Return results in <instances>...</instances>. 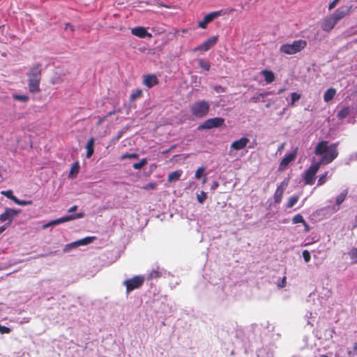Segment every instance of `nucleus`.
Instances as JSON below:
<instances>
[{
  "label": "nucleus",
  "instance_id": "f257e3e1",
  "mask_svg": "<svg viewBox=\"0 0 357 357\" xmlns=\"http://www.w3.org/2000/svg\"><path fill=\"white\" fill-rule=\"evenodd\" d=\"M314 154L320 156V160L317 163L321 165H328L332 162L338 155L337 144H328L327 141H321L315 149Z\"/></svg>",
  "mask_w": 357,
  "mask_h": 357
},
{
  "label": "nucleus",
  "instance_id": "f03ea898",
  "mask_svg": "<svg viewBox=\"0 0 357 357\" xmlns=\"http://www.w3.org/2000/svg\"><path fill=\"white\" fill-rule=\"evenodd\" d=\"M41 64L36 63L32 66L29 73L28 76V88L31 93H37L40 92V83L41 80Z\"/></svg>",
  "mask_w": 357,
  "mask_h": 357
},
{
  "label": "nucleus",
  "instance_id": "7ed1b4c3",
  "mask_svg": "<svg viewBox=\"0 0 357 357\" xmlns=\"http://www.w3.org/2000/svg\"><path fill=\"white\" fill-rule=\"evenodd\" d=\"M307 45V42L304 40H294L291 44H283L280 47V51L286 54H294L302 50Z\"/></svg>",
  "mask_w": 357,
  "mask_h": 357
},
{
  "label": "nucleus",
  "instance_id": "20e7f679",
  "mask_svg": "<svg viewBox=\"0 0 357 357\" xmlns=\"http://www.w3.org/2000/svg\"><path fill=\"white\" fill-rule=\"evenodd\" d=\"M209 108V103L205 100H198L190 105L191 113L197 118H202L206 116Z\"/></svg>",
  "mask_w": 357,
  "mask_h": 357
},
{
  "label": "nucleus",
  "instance_id": "39448f33",
  "mask_svg": "<svg viewBox=\"0 0 357 357\" xmlns=\"http://www.w3.org/2000/svg\"><path fill=\"white\" fill-rule=\"evenodd\" d=\"M234 11V8L221 9L220 10L211 12L204 16L202 20L198 22L199 27L205 29L207 24L211 22L213 20L220 16L228 15Z\"/></svg>",
  "mask_w": 357,
  "mask_h": 357
},
{
  "label": "nucleus",
  "instance_id": "423d86ee",
  "mask_svg": "<svg viewBox=\"0 0 357 357\" xmlns=\"http://www.w3.org/2000/svg\"><path fill=\"white\" fill-rule=\"evenodd\" d=\"M320 167V163L314 162L303 174V179L306 185H312L315 181V175Z\"/></svg>",
  "mask_w": 357,
  "mask_h": 357
},
{
  "label": "nucleus",
  "instance_id": "0eeeda50",
  "mask_svg": "<svg viewBox=\"0 0 357 357\" xmlns=\"http://www.w3.org/2000/svg\"><path fill=\"white\" fill-rule=\"evenodd\" d=\"M144 278L141 275L135 276L130 279L123 282V284L126 287L127 293H129L136 289L139 288L144 283Z\"/></svg>",
  "mask_w": 357,
  "mask_h": 357
},
{
  "label": "nucleus",
  "instance_id": "6e6552de",
  "mask_svg": "<svg viewBox=\"0 0 357 357\" xmlns=\"http://www.w3.org/2000/svg\"><path fill=\"white\" fill-rule=\"evenodd\" d=\"M225 123L224 119L221 117H215L208 119L198 127V130L212 129L222 126Z\"/></svg>",
  "mask_w": 357,
  "mask_h": 357
},
{
  "label": "nucleus",
  "instance_id": "1a4fd4ad",
  "mask_svg": "<svg viewBox=\"0 0 357 357\" xmlns=\"http://www.w3.org/2000/svg\"><path fill=\"white\" fill-rule=\"evenodd\" d=\"M21 212V210H15L10 208H6L5 211L0 215V221L1 222L8 221L5 225L8 227L10 225L13 219Z\"/></svg>",
  "mask_w": 357,
  "mask_h": 357
},
{
  "label": "nucleus",
  "instance_id": "9d476101",
  "mask_svg": "<svg viewBox=\"0 0 357 357\" xmlns=\"http://www.w3.org/2000/svg\"><path fill=\"white\" fill-rule=\"evenodd\" d=\"M250 139L246 137H243L237 140L234 141L229 148V155H232L234 151H241L245 149Z\"/></svg>",
  "mask_w": 357,
  "mask_h": 357
},
{
  "label": "nucleus",
  "instance_id": "9b49d317",
  "mask_svg": "<svg viewBox=\"0 0 357 357\" xmlns=\"http://www.w3.org/2000/svg\"><path fill=\"white\" fill-rule=\"evenodd\" d=\"M353 10V6H344L337 8L333 14H331L334 18L338 22L342 19L347 16H349Z\"/></svg>",
  "mask_w": 357,
  "mask_h": 357
},
{
  "label": "nucleus",
  "instance_id": "f8f14e48",
  "mask_svg": "<svg viewBox=\"0 0 357 357\" xmlns=\"http://www.w3.org/2000/svg\"><path fill=\"white\" fill-rule=\"evenodd\" d=\"M218 42L217 36H211L205 41H204L201 45L194 48V52H206L210 50L213 46H214Z\"/></svg>",
  "mask_w": 357,
  "mask_h": 357
},
{
  "label": "nucleus",
  "instance_id": "ddd939ff",
  "mask_svg": "<svg viewBox=\"0 0 357 357\" xmlns=\"http://www.w3.org/2000/svg\"><path fill=\"white\" fill-rule=\"evenodd\" d=\"M288 184L289 178H285L280 183V185H278L273 196L274 201L275 203H280L282 201L284 192L287 188Z\"/></svg>",
  "mask_w": 357,
  "mask_h": 357
},
{
  "label": "nucleus",
  "instance_id": "4468645a",
  "mask_svg": "<svg viewBox=\"0 0 357 357\" xmlns=\"http://www.w3.org/2000/svg\"><path fill=\"white\" fill-rule=\"evenodd\" d=\"M337 24V20L332 15H330L324 19L321 27L323 31L326 32H330L334 29Z\"/></svg>",
  "mask_w": 357,
  "mask_h": 357
},
{
  "label": "nucleus",
  "instance_id": "2eb2a0df",
  "mask_svg": "<svg viewBox=\"0 0 357 357\" xmlns=\"http://www.w3.org/2000/svg\"><path fill=\"white\" fill-rule=\"evenodd\" d=\"M296 153L297 151L296 149L293 152L286 155L280 163L279 170H284L288 167V165L295 160Z\"/></svg>",
  "mask_w": 357,
  "mask_h": 357
},
{
  "label": "nucleus",
  "instance_id": "dca6fc26",
  "mask_svg": "<svg viewBox=\"0 0 357 357\" xmlns=\"http://www.w3.org/2000/svg\"><path fill=\"white\" fill-rule=\"evenodd\" d=\"M142 83L147 88L150 89L159 83L158 77L153 74H149L143 76Z\"/></svg>",
  "mask_w": 357,
  "mask_h": 357
},
{
  "label": "nucleus",
  "instance_id": "f3484780",
  "mask_svg": "<svg viewBox=\"0 0 357 357\" xmlns=\"http://www.w3.org/2000/svg\"><path fill=\"white\" fill-rule=\"evenodd\" d=\"M131 33L132 35L141 38H152V34L146 31V29L143 26H137L132 29Z\"/></svg>",
  "mask_w": 357,
  "mask_h": 357
},
{
  "label": "nucleus",
  "instance_id": "a211bd4d",
  "mask_svg": "<svg viewBox=\"0 0 357 357\" xmlns=\"http://www.w3.org/2000/svg\"><path fill=\"white\" fill-rule=\"evenodd\" d=\"M84 215V214L83 213H79L77 214L70 215H67V216H64V217L56 219V222H57V225H59V224L68 222L70 220H75L77 218H83Z\"/></svg>",
  "mask_w": 357,
  "mask_h": 357
},
{
  "label": "nucleus",
  "instance_id": "6ab92c4d",
  "mask_svg": "<svg viewBox=\"0 0 357 357\" xmlns=\"http://www.w3.org/2000/svg\"><path fill=\"white\" fill-rule=\"evenodd\" d=\"M94 144L95 139L93 137H91L88 140L86 144V158H90L94 153Z\"/></svg>",
  "mask_w": 357,
  "mask_h": 357
},
{
  "label": "nucleus",
  "instance_id": "aec40b11",
  "mask_svg": "<svg viewBox=\"0 0 357 357\" xmlns=\"http://www.w3.org/2000/svg\"><path fill=\"white\" fill-rule=\"evenodd\" d=\"M336 93H337V91H336L335 89L332 88V87L328 89L324 94V100L326 102H330L331 100H332L334 98Z\"/></svg>",
  "mask_w": 357,
  "mask_h": 357
},
{
  "label": "nucleus",
  "instance_id": "412c9836",
  "mask_svg": "<svg viewBox=\"0 0 357 357\" xmlns=\"http://www.w3.org/2000/svg\"><path fill=\"white\" fill-rule=\"evenodd\" d=\"M261 74L264 77L265 81L267 84L272 83L275 80V75L271 70H261Z\"/></svg>",
  "mask_w": 357,
  "mask_h": 357
},
{
  "label": "nucleus",
  "instance_id": "4be33fe9",
  "mask_svg": "<svg viewBox=\"0 0 357 357\" xmlns=\"http://www.w3.org/2000/svg\"><path fill=\"white\" fill-rule=\"evenodd\" d=\"M96 238L95 236H87L84 238L76 241L78 246L86 245L93 242Z\"/></svg>",
  "mask_w": 357,
  "mask_h": 357
},
{
  "label": "nucleus",
  "instance_id": "5701e85b",
  "mask_svg": "<svg viewBox=\"0 0 357 357\" xmlns=\"http://www.w3.org/2000/svg\"><path fill=\"white\" fill-rule=\"evenodd\" d=\"M182 173L183 172L181 169L169 173L168 175V181L173 182L178 180L182 175Z\"/></svg>",
  "mask_w": 357,
  "mask_h": 357
},
{
  "label": "nucleus",
  "instance_id": "b1692460",
  "mask_svg": "<svg viewBox=\"0 0 357 357\" xmlns=\"http://www.w3.org/2000/svg\"><path fill=\"white\" fill-rule=\"evenodd\" d=\"M348 191L347 190H344L340 195H338L335 198V205L339 206L346 199Z\"/></svg>",
  "mask_w": 357,
  "mask_h": 357
},
{
  "label": "nucleus",
  "instance_id": "393cba45",
  "mask_svg": "<svg viewBox=\"0 0 357 357\" xmlns=\"http://www.w3.org/2000/svg\"><path fill=\"white\" fill-rule=\"evenodd\" d=\"M299 199V195H292L291 196L286 204V207L287 208H292L298 201Z\"/></svg>",
  "mask_w": 357,
  "mask_h": 357
},
{
  "label": "nucleus",
  "instance_id": "a878e982",
  "mask_svg": "<svg viewBox=\"0 0 357 357\" xmlns=\"http://www.w3.org/2000/svg\"><path fill=\"white\" fill-rule=\"evenodd\" d=\"M257 357H273V352L268 349L263 348L258 351Z\"/></svg>",
  "mask_w": 357,
  "mask_h": 357
},
{
  "label": "nucleus",
  "instance_id": "bb28decb",
  "mask_svg": "<svg viewBox=\"0 0 357 357\" xmlns=\"http://www.w3.org/2000/svg\"><path fill=\"white\" fill-rule=\"evenodd\" d=\"M349 108L348 107H345L339 111V112L337 113V117L340 119H343L349 115Z\"/></svg>",
  "mask_w": 357,
  "mask_h": 357
},
{
  "label": "nucleus",
  "instance_id": "cd10ccee",
  "mask_svg": "<svg viewBox=\"0 0 357 357\" xmlns=\"http://www.w3.org/2000/svg\"><path fill=\"white\" fill-rule=\"evenodd\" d=\"M13 98L14 100L21 101L22 102H26L29 100V97L27 95L13 94Z\"/></svg>",
  "mask_w": 357,
  "mask_h": 357
},
{
  "label": "nucleus",
  "instance_id": "c85d7f7f",
  "mask_svg": "<svg viewBox=\"0 0 357 357\" xmlns=\"http://www.w3.org/2000/svg\"><path fill=\"white\" fill-rule=\"evenodd\" d=\"M349 255L353 263H357V248H352L349 252Z\"/></svg>",
  "mask_w": 357,
  "mask_h": 357
},
{
  "label": "nucleus",
  "instance_id": "c756f323",
  "mask_svg": "<svg viewBox=\"0 0 357 357\" xmlns=\"http://www.w3.org/2000/svg\"><path fill=\"white\" fill-rule=\"evenodd\" d=\"M328 172H325L324 174L319 176L318 181H317V185L320 186L324 184L327 180Z\"/></svg>",
  "mask_w": 357,
  "mask_h": 357
},
{
  "label": "nucleus",
  "instance_id": "7c9ffc66",
  "mask_svg": "<svg viewBox=\"0 0 357 357\" xmlns=\"http://www.w3.org/2000/svg\"><path fill=\"white\" fill-rule=\"evenodd\" d=\"M1 193L13 202L16 199V197L13 195V192L11 190L2 191Z\"/></svg>",
  "mask_w": 357,
  "mask_h": 357
},
{
  "label": "nucleus",
  "instance_id": "2f4dec72",
  "mask_svg": "<svg viewBox=\"0 0 357 357\" xmlns=\"http://www.w3.org/2000/svg\"><path fill=\"white\" fill-rule=\"evenodd\" d=\"M77 247H79L77 245V241H74L73 243H68V244H66L63 249V251L64 252H69L71 249H74Z\"/></svg>",
  "mask_w": 357,
  "mask_h": 357
},
{
  "label": "nucleus",
  "instance_id": "473e14b6",
  "mask_svg": "<svg viewBox=\"0 0 357 357\" xmlns=\"http://www.w3.org/2000/svg\"><path fill=\"white\" fill-rule=\"evenodd\" d=\"M146 163H147L146 159V158H143L139 162L134 163L132 167L135 169H139L142 167H144Z\"/></svg>",
  "mask_w": 357,
  "mask_h": 357
},
{
  "label": "nucleus",
  "instance_id": "72a5a7b5",
  "mask_svg": "<svg viewBox=\"0 0 357 357\" xmlns=\"http://www.w3.org/2000/svg\"><path fill=\"white\" fill-rule=\"evenodd\" d=\"M305 221L303 217L301 214H296L292 218L293 224L303 223Z\"/></svg>",
  "mask_w": 357,
  "mask_h": 357
},
{
  "label": "nucleus",
  "instance_id": "f704fd0d",
  "mask_svg": "<svg viewBox=\"0 0 357 357\" xmlns=\"http://www.w3.org/2000/svg\"><path fill=\"white\" fill-rule=\"evenodd\" d=\"M142 91L141 89H136L132 91V93L130 94V99L132 100H136L137 98H139L142 96Z\"/></svg>",
  "mask_w": 357,
  "mask_h": 357
},
{
  "label": "nucleus",
  "instance_id": "c9c22d12",
  "mask_svg": "<svg viewBox=\"0 0 357 357\" xmlns=\"http://www.w3.org/2000/svg\"><path fill=\"white\" fill-rule=\"evenodd\" d=\"M199 65L202 69H204L205 70L208 71L210 70L211 65H210L209 62H208V61L200 59L199 61Z\"/></svg>",
  "mask_w": 357,
  "mask_h": 357
},
{
  "label": "nucleus",
  "instance_id": "e433bc0d",
  "mask_svg": "<svg viewBox=\"0 0 357 357\" xmlns=\"http://www.w3.org/2000/svg\"><path fill=\"white\" fill-rule=\"evenodd\" d=\"M301 98V95L297 93H291V102H289V105L293 106L294 102L298 100Z\"/></svg>",
  "mask_w": 357,
  "mask_h": 357
},
{
  "label": "nucleus",
  "instance_id": "4c0bfd02",
  "mask_svg": "<svg viewBox=\"0 0 357 357\" xmlns=\"http://www.w3.org/2000/svg\"><path fill=\"white\" fill-rule=\"evenodd\" d=\"M14 202L18 205L20 206H27V205H31L33 204L32 201H25V200H20L16 197V199H15Z\"/></svg>",
  "mask_w": 357,
  "mask_h": 357
},
{
  "label": "nucleus",
  "instance_id": "58836bf2",
  "mask_svg": "<svg viewBox=\"0 0 357 357\" xmlns=\"http://www.w3.org/2000/svg\"><path fill=\"white\" fill-rule=\"evenodd\" d=\"M197 199L199 203L202 204L206 199V194L204 191H202L197 195Z\"/></svg>",
  "mask_w": 357,
  "mask_h": 357
},
{
  "label": "nucleus",
  "instance_id": "ea45409f",
  "mask_svg": "<svg viewBox=\"0 0 357 357\" xmlns=\"http://www.w3.org/2000/svg\"><path fill=\"white\" fill-rule=\"evenodd\" d=\"M204 170H205V168L204 167H199L195 172V178H197V179L200 178L201 176L203 175Z\"/></svg>",
  "mask_w": 357,
  "mask_h": 357
},
{
  "label": "nucleus",
  "instance_id": "a19ab883",
  "mask_svg": "<svg viewBox=\"0 0 357 357\" xmlns=\"http://www.w3.org/2000/svg\"><path fill=\"white\" fill-rule=\"evenodd\" d=\"M159 276H160V273L157 270H153L149 273L148 279L150 280L153 278H156Z\"/></svg>",
  "mask_w": 357,
  "mask_h": 357
},
{
  "label": "nucleus",
  "instance_id": "79ce46f5",
  "mask_svg": "<svg viewBox=\"0 0 357 357\" xmlns=\"http://www.w3.org/2000/svg\"><path fill=\"white\" fill-rule=\"evenodd\" d=\"M303 257L306 263H308L311 259L310 253L308 250H305L303 251Z\"/></svg>",
  "mask_w": 357,
  "mask_h": 357
},
{
  "label": "nucleus",
  "instance_id": "37998d69",
  "mask_svg": "<svg viewBox=\"0 0 357 357\" xmlns=\"http://www.w3.org/2000/svg\"><path fill=\"white\" fill-rule=\"evenodd\" d=\"M156 188V183H149L146 185H144L142 187V189L145 190H154Z\"/></svg>",
  "mask_w": 357,
  "mask_h": 357
},
{
  "label": "nucleus",
  "instance_id": "c03bdc74",
  "mask_svg": "<svg viewBox=\"0 0 357 357\" xmlns=\"http://www.w3.org/2000/svg\"><path fill=\"white\" fill-rule=\"evenodd\" d=\"M11 331V329L8 327L0 325V333L8 334Z\"/></svg>",
  "mask_w": 357,
  "mask_h": 357
},
{
  "label": "nucleus",
  "instance_id": "a18cd8bd",
  "mask_svg": "<svg viewBox=\"0 0 357 357\" xmlns=\"http://www.w3.org/2000/svg\"><path fill=\"white\" fill-rule=\"evenodd\" d=\"M56 220H54L43 225V229H47L49 227L54 226L57 225Z\"/></svg>",
  "mask_w": 357,
  "mask_h": 357
},
{
  "label": "nucleus",
  "instance_id": "49530a36",
  "mask_svg": "<svg viewBox=\"0 0 357 357\" xmlns=\"http://www.w3.org/2000/svg\"><path fill=\"white\" fill-rule=\"evenodd\" d=\"M349 355H350V356L353 355L354 356L357 357V342L354 343V344L353 346V351H349Z\"/></svg>",
  "mask_w": 357,
  "mask_h": 357
},
{
  "label": "nucleus",
  "instance_id": "de8ad7c7",
  "mask_svg": "<svg viewBox=\"0 0 357 357\" xmlns=\"http://www.w3.org/2000/svg\"><path fill=\"white\" fill-rule=\"evenodd\" d=\"M78 169H79V165H78V162H77L75 164H73V165L71 168V170H70V174H73L74 172L77 173Z\"/></svg>",
  "mask_w": 357,
  "mask_h": 357
},
{
  "label": "nucleus",
  "instance_id": "09e8293b",
  "mask_svg": "<svg viewBox=\"0 0 357 357\" xmlns=\"http://www.w3.org/2000/svg\"><path fill=\"white\" fill-rule=\"evenodd\" d=\"M137 157V155L135 154V153H131V154H126V155H122V159H125V158H136Z\"/></svg>",
  "mask_w": 357,
  "mask_h": 357
},
{
  "label": "nucleus",
  "instance_id": "8fccbe9b",
  "mask_svg": "<svg viewBox=\"0 0 357 357\" xmlns=\"http://www.w3.org/2000/svg\"><path fill=\"white\" fill-rule=\"evenodd\" d=\"M339 1L340 0H333L332 2H331L329 3V6H328V9L329 10L333 9L335 7V6L337 5V3H338Z\"/></svg>",
  "mask_w": 357,
  "mask_h": 357
},
{
  "label": "nucleus",
  "instance_id": "3c124183",
  "mask_svg": "<svg viewBox=\"0 0 357 357\" xmlns=\"http://www.w3.org/2000/svg\"><path fill=\"white\" fill-rule=\"evenodd\" d=\"M286 284V277L284 276L280 282L278 284L279 287H284Z\"/></svg>",
  "mask_w": 357,
  "mask_h": 357
},
{
  "label": "nucleus",
  "instance_id": "603ef678",
  "mask_svg": "<svg viewBox=\"0 0 357 357\" xmlns=\"http://www.w3.org/2000/svg\"><path fill=\"white\" fill-rule=\"evenodd\" d=\"M303 225L305 228V231L308 232L310 230V227L309 225L305 221H304Z\"/></svg>",
  "mask_w": 357,
  "mask_h": 357
},
{
  "label": "nucleus",
  "instance_id": "864d4df0",
  "mask_svg": "<svg viewBox=\"0 0 357 357\" xmlns=\"http://www.w3.org/2000/svg\"><path fill=\"white\" fill-rule=\"evenodd\" d=\"M77 209V206L74 205V206H73L72 207H70V208L68 210V213H72V212L75 211Z\"/></svg>",
  "mask_w": 357,
  "mask_h": 357
},
{
  "label": "nucleus",
  "instance_id": "5fc2aeb1",
  "mask_svg": "<svg viewBox=\"0 0 357 357\" xmlns=\"http://www.w3.org/2000/svg\"><path fill=\"white\" fill-rule=\"evenodd\" d=\"M8 227V225H3L2 226L0 227V234H1Z\"/></svg>",
  "mask_w": 357,
  "mask_h": 357
},
{
  "label": "nucleus",
  "instance_id": "6e6d98bb",
  "mask_svg": "<svg viewBox=\"0 0 357 357\" xmlns=\"http://www.w3.org/2000/svg\"><path fill=\"white\" fill-rule=\"evenodd\" d=\"M65 29H70V30H71L72 31H73V26L70 24H69V23H67V24H66V28H65Z\"/></svg>",
  "mask_w": 357,
  "mask_h": 357
},
{
  "label": "nucleus",
  "instance_id": "4d7b16f0",
  "mask_svg": "<svg viewBox=\"0 0 357 357\" xmlns=\"http://www.w3.org/2000/svg\"><path fill=\"white\" fill-rule=\"evenodd\" d=\"M159 6H163V7H165V8H172V6H171L165 5V4L162 3H159Z\"/></svg>",
  "mask_w": 357,
  "mask_h": 357
},
{
  "label": "nucleus",
  "instance_id": "13d9d810",
  "mask_svg": "<svg viewBox=\"0 0 357 357\" xmlns=\"http://www.w3.org/2000/svg\"><path fill=\"white\" fill-rule=\"evenodd\" d=\"M284 91H285V89H284V88H281V89H279V91H278V94H281V93H282Z\"/></svg>",
  "mask_w": 357,
  "mask_h": 357
},
{
  "label": "nucleus",
  "instance_id": "bf43d9fd",
  "mask_svg": "<svg viewBox=\"0 0 357 357\" xmlns=\"http://www.w3.org/2000/svg\"><path fill=\"white\" fill-rule=\"evenodd\" d=\"M218 182H215V183L213 184V185H212V188H213V189H215V188L218 187Z\"/></svg>",
  "mask_w": 357,
  "mask_h": 357
},
{
  "label": "nucleus",
  "instance_id": "052dcab7",
  "mask_svg": "<svg viewBox=\"0 0 357 357\" xmlns=\"http://www.w3.org/2000/svg\"><path fill=\"white\" fill-rule=\"evenodd\" d=\"M284 147V144H282L280 147H279V150H281Z\"/></svg>",
  "mask_w": 357,
  "mask_h": 357
},
{
  "label": "nucleus",
  "instance_id": "680f3d73",
  "mask_svg": "<svg viewBox=\"0 0 357 357\" xmlns=\"http://www.w3.org/2000/svg\"><path fill=\"white\" fill-rule=\"evenodd\" d=\"M312 312H309V315H307V317L308 318H310V317H312Z\"/></svg>",
  "mask_w": 357,
  "mask_h": 357
},
{
  "label": "nucleus",
  "instance_id": "e2e57ef3",
  "mask_svg": "<svg viewBox=\"0 0 357 357\" xmlns=\"http://www.w3.org/2000/svg\"><path fill=\"white\" fill-rule=\"evenodd\" d=\"M206 178H204L202 180V183H206Z\"/></svg>",
  "mask_w": 357,
  "mask_h": 357
},
{
  "label": "nucleus",
  "instance_id": "0e129e2a",
  "mask_svg": "<svg viewBox=\"0 0 357 357\" xmlns=\"http://www.w3.org/2000/svg\"><path fill=\"white\" fill-rule=\"evenodd\" d=\"M319 357H328V356H327L326 355H320Z\"/></svg>",
  "mask_w": 357,
  "mask_h": 357
},
{
  "label": "nucleus",
  "instance_id": "69168bd1",
  "mask_svg": "<svg viewBox=\"0 0 357 357\" xmlns=\"http://www.w3.org/2000/svg\"><path fill=\"white\" fill-rule=\"evenodd\" d=\"M334 210H335V211H338V210H339V207H337V208H334Z\"/></svg>",
  "mask_w": 357,
  "mask_h": 357
}]
</instances>
